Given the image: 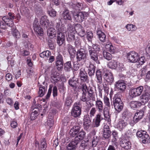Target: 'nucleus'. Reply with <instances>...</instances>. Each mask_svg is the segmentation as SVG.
Masks as SVG:
<instances>
[{
    "instance_id": "1",
    "label": "nucleus",
    "mask_w": 150,
    "mask_h": 150,
    "mask_svg": "<svg viewBox=\"0 0 150 150\" xmlns=\"http://www.w3.org/2000/svg\"><path fill=\"white\" fill-rule=\"evenodd\" d=\"M80 101L75 102L73 104L71 111V115L75 118L80 117L81 113V107Z\"/></svg>"
},
{
    "instance_id": "2",
    "label": "nucleus",
    "mask_w": 150,
    "mask_h": 150,
    "mask_svg": "<svg viewBox=\"0 0 150 150\" xmlns=\"http://www.w3.org/2000/svg\"><path fill=\"white\" fill-rule=\"evenodd\" d=\"M67 32L68 34L67 40L71 42L75 39V34L76 31L75 27L71 24H68L67 26Z\"/></svg>"
},
{
    "instance_id": "3",
    "label": "nucleus",
    "mask_w": 150,
    "mask_h": 150,
    "mask_svg": "<svg viewBox=\"0 0 150 150\" xmlns=\"http://www.w3.org/2000/svg\"><path fill=\"white\" fill-rule=\"evenodd\" d=\"M113 105L115 111L118 113L120 112L123 108L124 103L120 98L117 97L113 99Z\"/></svg>"
},
{
    "instance_id": "4",
    "label": "nucleus",
    "mask_w": 150,
    "mask_h": 150,
    "mask_svg": "<svg viewBox=\"0 0 150 150\" xmlns=\"http://www.w3.org/2000/svg\"><path fill=\"white\" fill-rule=\"evenodd\" d=\"M143 89V86H140L136 88L131 89L129 92L130 98L133 99L139 96L142 92Z\"/></svg>"
},
{
    "instance_id": "5",
    "label": "nucleus",
    "mask_w": 150,
    "mask_h": 150,
    "mask_svg": "<svg viewBox=\"0 0 150 150\" xmlns=\"http://www.w3.org/2000/svg\"><path fill=\"white\" fill-rule=\"evenodd\" d=\"M127 84L123 80H119L115 82L114 89L115 91L124 92L126 87Z\"/></svg>"
},
{
    "instance_id": "6",
    "label": "nucleus",
    "mask_w": 150,
    "mask_h": 150,
    "mask_svg": "<svg viewBox=\"0 0 150 150\" xmlns=\"http://www.w3.org/2000/svg\"><path fill=\"white\" fill-rule=\"evenodd\" d=\"M74 12L73 16L74 20L78 22L81 23L82 22L85 17L87 16L88 14L85 12Z\"/></svg>"
},
{
    "instance_id": "7",
    "label": "nucleus",
    "mask_w": 150,
    "mask_h": 150,
    "mask_svg": "<svg viewBox=\"0 0 150 150\" xmlns=\"http://www.w3.org/2000/svg\"><path fill=\"white\" fill-rule=\"evenodd\" d=\"M146 133L145 131H139L136 133L137 136L142 139V142L144 144L148 143L150 141L149 136Z\"/></svg>"
},
{
    "instance_id": "8",
    "label": "nucleus",
    "mask_w": 150,
    "mask_h": 150,
    "mask_svg": "<svg viewBox=\"0 0 150 150\" xmlns=\"http://www.w3.org/2000/svg\"><path fill=\"white\" fill-rule=\"evenodd\" d=\"M127 56L129 61L131 63L137 62L139 59L138 54L134 51H130L127 54Z\"/></svg>"
},
{
    "instance_id": "9",
    "label": "nucleus",
    "mask_w": 150,
    "mask_h": 150,
    "mask_svg": "<svg viewBox=\"0 0 150 150\" xmlns=\"http://www.w3.org/2000/svg\"><path fill=\"white\" fill-rule=\"evenodd\" d=\"M69 7L70 8L73 9L71 12H79L83 8V4L82 3L80 2L71 3L69 4Z\"/></svg>"
},
{
    "instance_id": "10",
    "label": "nucleus",
    "mask_w": 150,
    "mask_h": 150,
    "mask_svg": "<svg viewBox=\"0 0 150 150\" xmlns=\"http://www.w3.org/2000/svg\"><path fill=\"white\" fill-rule=\"evenodd\" d=\"M34 30L37 34L38 35L42 36L43 34V30L39 24L38 21L36 18H35L33 24Z\"/></svg>"
},
{
    "instance_id": "11",
    "label": "nucleus",
    "mask_w": 150,
    "mask_h": 150,
    "mask_svg": "<svg viewBox=\"0 0 150 150\" xmlns=\"http://www.w3.org/2000/svg\"><path fill=\"white\" fill-rule=\"evenodd\" d=\"M87 52L84 49H81L78 50L76 54L77 62L83 60L86 58Z\"/></svg>"
},
{
    "instance_id": "12",
    "label": "nucleus",
    "mask_w": 150,
    "mask_h": 150,
    "mask_svg": "<svg viewBox=\"0 0 150 150\" xmlns=\"http://www.w3.org/2000/svg\"><path fill=\"white\" fill-rule=\"evenodd\" d=\"M81 87L83 89H84V88L85 89L84 90H85L88 96L91 98L92 100L93 101L95 100V94L92 88L91 87H88L85 83L83 84Z\"/></svg>"
},
{
    "instance_id": "13",
    "label": "nucleus",
    "mask_w": 150,
    "mask_h": 150,
    "mask_svg": "<svg viewBox=\"0 0 150 150\" xmlns=\"http://www.w3.org/2000/svg\"><path fill=\"white\" fill-rule=\"evenodd\" d=\"M111 136V132L110 130V127L108 125H105L104 127L103 137L105 139L109 141Z\"/></svg>"
},
{
    "instance_id": "14",
    "label": "nucleus",
    "mask_w": 150,
    "mask_h": 150,
    "mask_svg": "<svg viewBox=\"0 0 150 150\" xmlns=\"http://www.w3.org/2000/svg\"><path fill=\"white\" fill-rule=\"evenodd\" d=\"M81 126L79 125H76L73 127L71 129L69 132V134L71 137H75L80 131Z\"/></svg>"
},
{
    "instance_id": "15",
    "label": "nucleus",
    "mask_w": 150,
    "mask_h": 150,
    "mask_svg": "<svg viewBox=\"0 0 150 150\" xmlns=\"http://www.w3.org/2000/svg\"><path fill=\"white\" fill-rule=\"evenodd\" d=\"M83 88L84 89H83L81 87V88L82 93V95L80 98V100L87 103V102L91 99V98L88 96L85 90H84V88Z\"/></svg>"
},
{
    "instance_id": "16",
    "label": "nucleus",
    "mask_w": 150,
    "mask_h": 150,
    "mask_svg": "<svg viewBox=\"0 0 150 150\" xmlns=\"http://www.w3.org/2000/svg\"><path fill=\"white\" fill-rule=\"evenodd\" d=\"M90 58L92 61L97 64H99L100 62L98 58V53L92 51H88Z\"/></svg>"
},
{
    "instance_id": "17",
    "label": "nucleus",
    "mask_w": 150,
    "mask_h": 150,
    "mask_svg": "<svg viewBox=\"0 0 150 150\" xmlns=\"http://www.w3.org/2000/svg\"><path fill=\"white\" fill-rule=\"evenodd\" d=\"M144 113V111L143 110L137 111L133 117V122L134 123H136L140 120L142 118Z\"/></svg>"
},
{
    "instance_id": "18",
    "label": "nucleus",
    "mask_w": 150,
    "mask_h": 150,
    "mask_svg": "<svg viewBox=\"0 0 150 150\" xmlns=\"http://www.w3.org/2000/svg\"><path fill=\"white\" fill-rule=\"evenodd\" d=\"M57 43L60 46H62L65 42L64 33H57L56 38Z\"/></svg>"
},
{
    "instance_id": "19",
    "label": "nucleus",
    "mask_w": 150,
    "mask_h": 150,
    "mask_svg": "<svg viewBox=\"0 0 150 150\" xmlns=\"http://www.w3.org/2000/svg\"><path fill=\"white\" fill-rule=\"evenodd\" d=\"M55 27L57 33H64L66 32L65 28L63 24H62L60 22L56 23L55 24Z\"/></svg>"
},
{
    "instance_id": "20",
    "label": "nucleus",
    "mask_w": 150,
    "mask_h": 150,
    "mask_svg": "<svg viewBox=\"0 0 150 150\" xmlns=\"http://www.w3.org/2000/svg\"><path fill=\"white\" fill-rule=\"evenodd\" d=\"M104 78L109 84H111L114 81V77L112 73L109 72L105 74Z\"/></svg>"
},
{
    "instance_id": "21",
    "label": "nucleus",
    "mask_w": 150,
    "mask_h": 150,
    "mask_svg": "<svg viewBox=\"0 0 150 150\" xmlns=\"http://www.w3.org/2000/svg\"><path fill=\"white\" fill-rule=\"evenodd\" d=\"M120 144L122 148L126 149H128L131 147V143L128 140L122 139L120 141Z\"/></svg>"
},
{
    "instance_id": "22",
    "label": "nucleus",
    "mask_w": 150,
    "mask_h": 150,
    "mask_svg": "<svg viewBox=\"0 0 150 150\" xmlns=\"http://www.w3.org/2000/svg\"><path fill=\"white\" fill-rule=\"evenodd\" d=\"M67 48L68 50L71 61H73L75 57L76 51L74 48L70 44L67 45Z\"/></svg>"
},
{
    "instance_id": "23",
    "label": "nucleus",
    "mask_w": 150,
    "mask_h": 150,
    "mask_svg": "<svg viewBox=\"0 0 150 150\" xmlns=\"http://www.w3.org/2000/svg\"><path fill=\"white\" fill-rule=\"evenodd\" d=\"M40 21V24L43 27L46 28H47L49 23V21L47 16H44L41 17Z\"/></svg>"
},
{
    "instance_id": "24",
    "label": "nucleus",
    "mask_w": 150,
    "mask_h": 150,
    "mask_svg": "<svg viewBox=\"0 0 150 150\" xmlns=\"http://www.w3.org/2000/svg\"><path fill=\"white\" fill-rule=\"evenodd\" d=\"M62 18L67 20H71V15L69 12V10L67 8H65L62 14Z\"/></svg>"
},
{
    "instance_id": "25",
    "label": "nucleus",
    "mask_w": 150,
    "mask_h": 150,
    "mask_svg": "<svg viewBox=\"0 0 150 150\" xmlns=\"http://www.w3.org/2000/svg\"><path fill=\"white\" fill-rule=\"evenodd\" d=\"M101 121V115L100 114L96 115L95 118L93 119V126L95 127H98L100 125Z\"/></svg>"
},
{
    "instance_id": "26",
    "label": "nucleus",
    "mask_w": 150,
    "mask_h": 150,
    "mask_svg": "<svg viewBox=\"0 0 150 150\" xmlns=\"http://www.w3.org/2000/svg\"><path fill=\"white\" fill-rule=\"evenodd\" d=\"M95 106L96 109H97L98 112H102L103 108V104L102 101L97 99L95 102Z\"/></svg>"
},
{
    "instance_id": "27",
    "label": "nucleus",
    "mask_w": 150,
    "mask_h": 150,
    "mask_svg": "<svg viewBox=\"0 0 150 150\" xmlns=\"http://www.w3.org/2000/svg\"><path fill=\"white\" fill-rule=\"evenodd\" d=\"M142 100L141 102L144 104L147 103L150 98V94L147 92H146L143 94L140 97Z\"/></svg>"
},
{
    "instance_id": "28",
    "label": "nucleus",
    "mask_w": 150,
    "mask_h": 150,
    "mask_svg": "<svg viewBox=\"0 0 150 150\" xmlns=\"http://www.w3.org/2000/svg\"><path fill=\"white\" fill-rule=\"evenodd\" d=\"M96 68V67L93 64L91 63H90L88 69V74L90 76H92L94 75Z\"/></svg>"
},
{
    "instance_id": "29",
    "label": "nucleus",
    "mask_w": 150,
    "mask_h": 150,
    "mask_svg": "<svg viewBox=\"0 0 150 150\" xmlns=\"http://www.w3.org/2000/svg\"><path fill=\"white\" fill-rule=\"evenodd\" d=\"M76 30L78 32L79 35L81 37H83L85 34V30L83 27L79 24H77L76 26Z\"/></svg>"
},
{
    "instance_id": "30",
    "label": "nucleus",
    "mask_w": 150,
    "mask_h": 150,
    "mask_svg": "<svg viewBox=\"0 0 150 150\" xmlns=\"http://www.w3.org/2000/svg\"><path fill=\"white\" fill-rule=\"evenodd\" d=\"M142 105L141 102L137 101H132L129 103V105L131 108L133 110L138 106H140Z\"/></svg>"
},
{
    "instance_id": "31",
    "label": "nucleus",
    "mask_w": 150,
    "mask_h": 150,
    "mask_svg": "<svg viewBox=\"0 0 150 150\" xmlns=\"http://www.w3.org/2000/svg\"><path fill=\"white\" fill-rule=\"evenodd\" d=\"M80 76L82 80L83 81H86L87 79V74L84 69L80 70L79 73Z\"/></svg>"
},
{
    "instance_id": "32",
    "label": "nucleus",
    "mask_w": 150,
    "mask_h": 150,
    "mask_svg": "<svg viewBox=\"0 0 150 150\" xmlns=\"http://www.w3.org/2000/svg\"><path fill=\"white\" fill-rule=\"evenodd\" d=\"M2 20L7 25L12 26L13 25L12 20L8 16H4Z\"/></svg>"
},
{
    "instance_id": "33",
    "label": "nucleus",
    "mask_w": 150,
    "mask_h": 150,
    "mask_svg": "<svg viewBox=\"0 0 150 150\" xmlns=\"http://www.w3.org/2000/svg\"><path fill=\"white\" fill-rule=\"evenodd\" d=\"M102 72L100 70H97L96 72V76L97 83L100 84L102 82Z\"/></svg>"
},
{
    "instance_id": "34",
    "label": "nucleus",
    "mask_w": 150,
    "mask_h": 150,
    "mask_svg": "<svg viewBox=\"0 0 150 150\" xmlns=\"http://www.w3.org/2000/svg\"><path fill=\"white\" fill-rule=\"evenodd\" d=\"M97 34L101 41L103 42H105L106 37L104 33L101 30H99L97 31Z\"/></svg>"
},
{
    "instance_id": "35",
    "label": "nucleus",
    "mask_w": 150,
    "mask_h": 150,
    "mask_svg": "<svg viewBox=\"0 0 150 150\" xmlns=\"http://www.w3.org/2000/svg\"><path fill=\"white\" fill-rule=\"evenodd\" d=\"M127 123L124 120L119 121L117 125V128L120 130H122L127 125Z\"/></svg>"
},
{
    "instance_id": "36",
    "label": "nucleus",
    "mask_w": 150,
    "mask_h": 150,
    "mask_svg": "<svg viewBox=\"0 0 150 150\" xmlns=\"http://www.w3.org/2000/svg\"><path fill=\"white\" fill-rule=\"evenodd\" d=\"M91 50L98 53L100 51V48L99 45H98L93 44L92 47L88 46V51Z\"/></svg>"
},
{
    "instance_id": "37",
    "label": "nucleus",
    "mask_w": 150,
    "mask_h": 150,
    "mask_svg": "<svg viewBox=\"0 0 150 150\" xmlns=\"http://www.w3.org/2000/svg\"><path fill=\"white\" fill-rule=\"evenodd\" d=\"M47 87H45L42 85L40 86L38 94L40 97L43 96L47 91Z\"/></svg>"
},
{
    "instance_id": "38",
    "label": "nucleus",
    "mask_w": 150,
    "mask_h": 150,
    "mask_svg": "<svg viewBox=\"0 0 150 150\" xmlns=\"http://www.w3.org/2000/svg\"><path fill=\"white\" fill-rule=\"evenodd\" d=\"M122 117L125 119L126 118H128L131 115V113L127 109H125L123 110L122 113Z\"/></svg>"
},
{
    "instance_id": "39",
    "label": "nucleus",
    "mask_w": 150,
    "mask_h": 150,
    "mask_svg": "<svg viewBox=\"0 0 150 150\" xmlns=\"http://www.w3.org/2000/svg\"><path fill=\"white\" fill-rule=\"evenodd\" d=\"M64 69L67 71H69L72 69V65L71 62L70 61H68L64 64Z\"/></svg>"
},
{
    "instance_id": "40",
    "label": "nucleus",
    "mask_w": 150,
    "mask_h": 150,
    "mask_svg": "<svg viewBox=\"0 0 150 150\" xmlns=\"http://www.w3.org/2000/svg\"><path fill=\"white\" fill-rule=\"evenodd\" d=\"M56 33L55 29L52 28H50L47 30V35L50 36H55Z\"/></svg>"
},
{
    "instance_id": "41",
    "label": "nucleus",
    "mask_w": 150,
    "mask_h": 150,
    "mask_svg": "<svg viewBox=\"0 0 150 150\" xmlns=\"http://www.w3.org/2000/svg\"><path fill=\"white\" fill-rule=\"evenodd\" d=\"M77 80L74 79V78L70 79L69 81V85L74 88H76L77 87Z\"/></svg>"
},
{
    "instance_id": "42",
    "label": "nucleus",
    "mask_w": 150,
    "mask_h": 150,
    "mask_svg": "<svg viewBox=\"0 0 150 150\" xmlns=\"http://www.w3.org/2000/svg\"><path fill=\"white\" fill-rule=\"evenodd\" d=\"M117 63L118 62L115 60H113L108 63V66L111 69H115L117 68Z\"/></svg>"
},
{
    "instance_id": "43",
    "label": "nucleus",
    "mask_w": 150,
    "mask_h": 150,
    "mask_svg": "<svg viewBox=\"0 0 150 150\" xmlns=\"http://www.w3.org/2000/svg\"><path fill=\"white\" fill-rule=\"evenodd\" d=\"M103 54L104 58L108 60H111L113 57L112 55L110 53L106 51H103Z\"/></svg>"
},
{
    "instance_id": "44",
    "label": "nucleus",
    "mask_w": 150,
    "mask_h": 150,
    "mask_svg": "<svg viewBox=\"0 0 150 150\" xmlns=\"http://www.w3.org/2000/svg\"><path fill=\"white\" fill-rule=\"evenodd\" d=\"M126 28L127 30L131 31H134L137 29V28L135 25L131 24H127Z\"/></svg>"
},
{
    "instance_id": "45",
    "label": "nucleus",
    "mask_w": 150,
    "mask_h": 150,
    "mask_svg": "<svg viewBox=\"0 0 150 150\" xmlns=\"http://www.w3.org/2000/svg\"><path fill=\"white\" fill-rule=\"evenodd\" d=\"M99 141V138L97 136H93L92 141V146L93 147H96L98 144Z\"/></svg>"
},
{
    "instance_id": "46",
    "label": "nucleus",
    "mask_w": 150,
    "mask_h": 150,
    "mask_svg": "<svg viewBox=\"0 0 150 150\" xmlns=\"http://www.w3.org/2000/svg\"><path fill=\"white\" fill-rule=\"evenodd\" d=\"M64 64L63 61H56L55 65L59 71H60L63 69Z\"/></svg>"
},
{
    "instance_id": "47",
    "label": "nucleus",
    "mask_w": 150,
    "mask_h": 150,
    "mask_svg": "<svg viewBox=\"0 0 150 150\" xmlns=\"http://www.w3.org/2000/svg\"><path fill=\"white\" fill-rule=\"evenodd\" d=\"M76 147L77 146L71 142L67 146L66 148L67 150H74Z\"/></svg>"
},
{
    "instance_id": "48",
    "label": "nucleus",
    "mask_w": 150,
    "mask_h": 150,
    "mask_svg": "<svg viewBox=\"0 0 150 150\" xmlns=\"http://www.w3.org/2000/svg\"><path fill=\"white\" fill-rule=\"evenodd\" d=\"M86 134V133L82 129H81L77 134V136L79 137L81 140H82L85 137Z\"/></svg>"
},
{
    "instance_id": "49",
    "label": "nucleus",
    "mask_w": 150,
    "mask_h": 150,
    "mask_svg": "<svg viewBox=\"0 0 150 150\" xmlns=\"http://www.w3.org/2000/svg\"><path fill=\"white\" fill-rule=\"evenodd\" d=\"M57 12L54 9L50 8V10L47 11V13L50 16L52 17H55L56 16Z\"/></svg>"
},
{
    "instance_id": "50",
    "label": "nucleus",
    "mask_w": 150,
    "mask_h": 150,
    "mask_svg": "<svg viewBox=\"0 0 150 150\" xmlns=\"http://www.w3.org/2000/svg\"><path fill=\"white\" fill-rule=\"evenodd\" d=\"M33 111L30 115V118L31 120H35L37 117L38 115V112L36 110H34Z\"/></svg>"
},
{
    "instance_id": "51",
    "label": "nucleus",
    "mask_w": 150,
    "mask_h": 150,
    "mask_svg": "<svg viewBox=\"0 0 150 150\" xmlns=\"http://www.w3.org/2000/svg\"><path fill=\"white\" fill-rule=\"evenodd\" d=\"M145 61L146 60L144 57L142 56L140 58L139 57V59H138L137 62L139 64H137V65H142L145 63Z\"/></svg>"
},
{
    "instance_id": "52",
    "label": "nucleus",
    "mask_w": 150,
    "mask_h": 150,
    "mask_svg": "<svg viewBox=\"0 0 150 150\" xmlns=\"http://www.w3.org/2000/svg\"><path fill=\"white\" fill-rule=\"evenodd\" d=\"M104 101L105 105L108 108H110L111 106L109 99L107 97H105L103 99Z\"/></svg>"
},
{
    "instance_id": "53",
    "label": "nucleus",
    "mask_w": 150,
    "mask_h": 150,
    "mask_svg": "<svg viewBox=\"0 0 150 150\" xmlns=\"http://www.w3.org/2000/svg\"><path fill=\"white\" fill-rule=\"evenodd\" d=\"M84 123H89L91 122V120L89 116L88 115H85L83 119Z\"/></svg>"
},
{
    "instance_id": "54",
    "label": "nucleus",
    "mask_w": 150,
    "mask_h": 150,
    "mask_svg": "<svg viewBox=\"0 0 150 150\" xmlns=\"http://www.w3.org/2000/svg\"><path fill=\"white\" fill-rule=\"evenodd\" d=\"M93 38V33L91 32H89L87 33V38L89 42H91L92 39Z\"/></svg>"
},
{
    "instance_id": "55",
    "label": "nucleus",
    "mask_w": 150,
    "mask_h": 150,
    "mask_svg": "<svg viewBox=\"0 0 150 150\" xmlns=\"http://www.w3.org/2000/svg\"><path fill=\"white\" fill-rule=\"evenodd\" d=\"M116 68L122 71L125 70V68L122 63H120L118 62Z\"/></svg>"
},
{
    "instance_id": "56",
    "label": "nucleus",
    "mask_w": 150,
    "mask_h": 150,
    "mask_svg": "<svg viewBox=\"0 0 150 150\" xmlns=\"http://www.w3.org/2000/svg\"><path fill=\"white\" fill-rule=\"evenodd\" d=\"M41 150H45L46 148L47 145L46 140L45 139L43 140V141L41 142Z\"/></svg>"
},
{
    "instance_id": "57",
    "label": "nucleus",
    "mask_w": 150,
    "mask_h": 150,
    "mask_svg": "<svg viewBox=\"0 0 150 150\" xmlns=\"http://www.w3.org/2000/svg\"><path fill=\"white\" fill-rule=\"evenodd\" d=\"M72 103V101L70 98L67 97L66 98L65 101V104L66 106H70Z\"/></svg>"
},
{
    "instance_id": "58",
    "label": "nucleus",
    "mask_w": 150,
    "mask_h": 150,
    "mask_svg": "<svg viewBox=\"0 0 150 150\" xmlns=\"http://www.w3.org/2000/svg\"><path fill=\"white\" fill-rule=\"evenodd\" d=\"M96 111V109L95 108L93 107L91 108L89 113L91 117H92L94 116Z\"/></svg>"
},
{
    "instance_id": "59",
    "label": "nucleus",
    "mask_w": 150,
    "mask_h": 150,
    "mask_svg": "<svg viewBox=\"0 0 150 150\" xmlns=\"http://www.w3.org/2000/svg\"><path fill=\"white\" fill-rule=\"evenodd\" d=\"M12 34L13 36L16 38H19L20 36L19 32L16 30H14Z\"/></svg>"
},
{
    "instance_id": "60",
    "label": "nucleus",
    "mask_w": 150,
    "mask_h": 150,
    "mask_svg": "<svg viewBox=\"0 0 150 150\" xmlns=\"http://www.w3.org/2000/svg\"><path fill=\"white\" fill-rule=\"evenodd\" d=\"M108 108L105 107L103 108V111L104 117L109 115V111Z\"/></svg>"
},
{
    "instance_id": "61",
    "label": "nucleus",
    "mask_w": 150,
    "mask_h": 150,
    "mask_svg": "<svg viewBox=\"0 0 150 150\" xmlns=\"http://www.w3.org/2000/svg\"><path fill=\"white\" fill-rule=\"evenodd\" d=\"M56 61H63L62 56L61 54L58 53L56 56Z\"/></svg>"
},
{
    "instance_id": "62",
    "label": "nucleus",
    "mask_w": 150,
    "mask_h": 150,
    "mask_svg": "<svg viewBox=\"0 0 150 150\" xmlns=\"http://www.w3.org/2000/svg\"><path fill=\"white\" fill-rule=\"evenodd\" d=\"M87 145L85 141L82 142L80 146V148L81 150H85L86 149Z\"/></svg>"
},
{
    "instance_id": "63",
    "label": "nucleus",
    "mask_w": 150,
    "mask_h": 150,
    "mask_svg": "<svg viewBox=\"0 0 150 150\" xmlns=\"http://www.w3.org/2000/svg\"><path fill=\"white\" fill-rule=\"evenodd\" d=\"M80 140H81V139L76 136L75 137L74 141H73L71 142L77 146Z\"/></svg>"
},
{
    "instance_id": "64",
    "label": "nucleus",
    "mask_w": 150,
    "mask_h": 150,
    "mask_svg": "<svg viewBox=\"0 0 150 150\" xmlns=\"http://www.w3.org/2000/svg\"><path fill=\"white\" fill-rule=\"evenodd\" d=\"M76 62H74L73 63V69L74 71H77L79 68L80 64L78 63L77 64Z\"/></svg>"
}]
</instances>
